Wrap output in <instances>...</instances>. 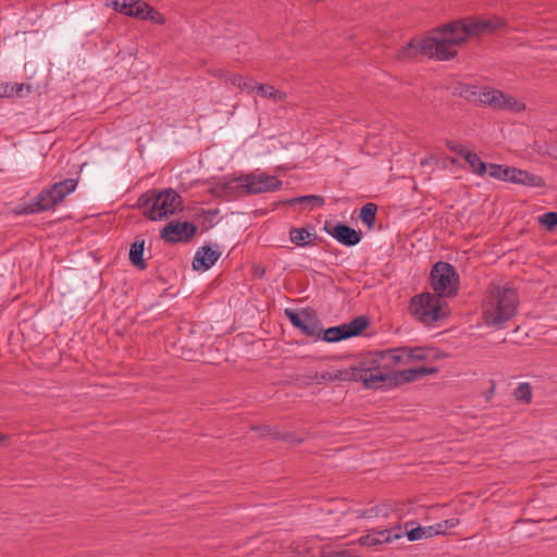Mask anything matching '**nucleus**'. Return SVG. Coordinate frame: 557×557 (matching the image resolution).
Instances as JSON below:
<instances>
[{"label":"nucleus","instance_id":"8fccbe9b","mask_svg":"<svg viewBox=\"0 0 557 557\" xmlns=\"http://www.w3.org/2000/svg\"><path fill=\"white\" fill-rule=\"evenodd\" d=\"M2 440H3V436L0 434V441H2Z\"/></svg>","mask_w":557,"mask_h":557},{"label":"nucleus","instance_id":"72a5a7b5","mask_svg":"<svg viewBox=\"0 0 557 557\" xmlns=\"http://www.w3.org/2000/svg\"><path fill=\"white\" fill-rule=\"evenodd\" d=\"M539 223L546 231H553L557 227V212L548 211L539 218Z\"/></svg>","mask_w":557,"mask_h":557},{"label":"nucleus","instance_id":"a878e982","mask_svg":"<svg viewBox=\"0 0 557 557\" xmlns=\"http://www.w3.org/2000/svg\"><path fill=\"white\" fill-rule=\"evenodd\" d=\"M377 205L367 202L360 208L359 219L369 228L372 230L376 222Z\"/></svg>","mask_w":557,"mask_h":557},{"label":"nucleus","instance_id":"a211bd4d","mask_svg":"<svg viewBox=\"0 0 557 557\" xmlns=\"http://www.w3.org/2000/svg\"><path fill=\"white\" fill-rule=\"evenodd\" d=\"M364 369L362 368L360 357L355 359L348 368L343 370H336L332 374H329V381H354L361 382L364 386Z\"/></svg>","mask_w":557,"mask_h":557},{"label":"nucleus","instance_id":"a19ab883","mask_svg":"<svg viewBox=\"0 0 557 557\" xmlns=\"http://www.w3.org/2000/svg\"><path fill=\"white\" fill-rule=\"evenodd\" d=\"M380 513H383L384 516H386L387 513L386 512H383L382 509L380 508V506H374V507H371L369 509H366L363 510L359 517L360 518H372V517H376L379 516Z\"/></svg>","mask_w":557,"mask_h":557},{"label":"nucleus","instance_id":"09e8293b","mask_svg":"<svg viewBox=\"0 0 557 557\" xmlns=\"http://www.w3.org/2000/svg\"><path fill=\"white\" fill-rule=\"evenodd\" d=\"M329 374H331L330 372H324L321 374L320 379L322 380H329Z\"/></svg>","mask_w":557,"mask_h":557},{"label":"nucleus","instance_id":"de8ad7c7","mask_svg":"<svg viewBox=\"0 0 557 557\" xmlns=\"http://www.w3.org/2000/svg\"><path fill=\"white\" fill-rule=\"evenodd\" d=\"M290 440H292V441H289L290 443H301L302 442L301 438H296L294 434H292Z\"/></svg>","mask_w":557,"mask_h":557},{"label":"nucleus","instance_id":"bb28decb","mask_svg":"<svg viewBox=\"0 0 557 557\" xmlns=\"http://www.w3.org/2000/svg\"><path fill=\"white\" fill-rule=\"evenodd\" d=\"M139 5L143 8V17L140 21H149L157 25H164L166 20L162 13H160L157 9L151 7L149 3L140 2Z\"/></svg>","mask_w":557,"mask_h":557},{"label":"nucleus","instance_id":"7ed1b4c3","mask_svg":"<svg viewBox=\"0 0 557 557\" xmlns=\"http://www.w3.org/2000/svg\"><path fill=\"white\" fill-rule=\"evenodd\" d=\"M519 305L518 293L509 286L490 284L483 299V319L487 326L503 329L513 318Z\"/></svg>","mask_w":557,"mask_h":557},{"label":"nucleus","instance_id":"a18cd8bd","mask_svg":"<svg viewBox=\"0 0 557 557\" xmlns=\"http://www.w3.org/2000/svg\"><path fill=\"white\" fill-rule=\"evenodd\" d=\"M321 557H360V556H351L348 554L347 550H341V552H330L329 554H325L324 552H322V556Z\"/></svg>","mask_w":557,"mask_h":557},{"label":"nucleus","instance_id":"58836bf2","mask_svg":"<svg viewBox=\"0 0 557 557\" xmlns=\"http://www.w3.org/2000/svg\"><path fill=\"white\" fill-rule=\"evenodd\" d=\"M446 147L455 152L456 154L462 157L465 159V156H467V153H470L471 150L467 149V147H465L463 145L461 144H457L456 141H453V140H447L446 141Z\"/></svg>","mask_w":557,"mask_h":557},{"label":"nucleus","instance_id":"0eeeda50","mask_svg":"<svg viewBox=\"0 0 557 557\" xmlns=\"http://www.w3.org/2000/svg\"><path fill=\"white\" fill-rule=\"evenodd\" d=\"M77 184V178H65L64 181L54 183L50 187L42 189L30 200L35 208L32 210L38 213L54 209L67 195L75 190Z\"/></svg>","mask_w":557,"mask_h":557},{"label":"nucleus","instance_id":"393cba45","mask_svg":"<svg viewBox=\"0 0 557 557\" xmlns=\"http://www.w3.org/2000/svg\"><path fill=\"white\" fill-rule=\"evenodd\" d=\"M455 96H459L470 102H481L482 99V90L478 89L474 86H470L467 84H459L454 88Z\"/></svg>","mask_w":557,"mask_h":557},{"label":"nucleus","instance_id":"f8f14e48","mask_svg":"<svg viewBox=\"0 0 557 557\" xmlns=\"http://www.w3.org/2000/svg\"><path fill=\"white\" fill-rule=\"evenodd\" d=\"M323 231L347 247L356 246L362 239V232L360 230H355L344 222L332 224L330 221H325Z\"/></svg>","mask_w":557,"mask_h":557},{"label":"nucleus","instance_id":"ddd939ff","mask_svg":"<svg viewBox=\"0 0 557 557\" xmlns=\"http://www.w3.org/2000/svg\"><path fill=\"white\" fill-rule=\"evenodd\" d=\"M244 178L245 174L233 178L224 177L223 181H219L213 184V186L210 188V193L215 197L224 199L247 195L245 187L246 182Z\"/></svg>","mask_w":557,"mask_h":557},{"label":"nucleus","instance_id":"39448f33","mask_svg":"<svg viewBox=\"0 0 557 557\" xmlns=\"http://www.w3.org/2000/svg\"><path fill=\"white\" fill-rule=\"evenodd\" d=\"M447 302L436 294L423 292L409 301L410 313L424 325H431L448 317Z\"/></svg>","mask_w":557,"mask_h":557},{"label":"nucleus","instance_id":"1a4fd4ad","mask_svg":"<svg viewBox=\"0 0 557 557\" xmlns=\"http://www.w3.org/2000/svg\"><path fill=\"white\" fill-rule=\"evenodd\" d=\"M441 40L435 34H431V30L426 36L418 38H411L406 46L401 47L398 51V59L411 60L417 57H428L429 59H437L438 47Z\"/></svg>","mask_w":557,"mask_h":557},{"label":"nucleus","instance_id":"f704fd0d","mask_svg":"<svg viewBox=\"0 0 557 557\" xmlns=\"http://www.w3.org/2000/svg\"><path fill=\"white\" fill-rule=\"evenodd\" d=\"M23 87L24 84L0 82V98L12 97L15 94L17 95L23 90Z\"/></svg>","mask_w":557,"mask_h":557},{"label":"nucleus","instance_id":"f03ea898","mask_svg":"<svg viewBox=\"0 0 557 557\" xmlns=\"http://www.w3.org/2000/svg\"><path fill=\"white\" fill-rule=\"evenodd\" d=\"M284 314L290 324L302 334L309 337H315L317 339L321 338L326 343H336L359 336L371 324L369 317L359 315L348 323L322 330L320 329L321 321L317 311L311 307L302 309L301 312L287 308L285 309Z\"/></svg>","mask_w":557,"mask_h":557},{"label":"nucleus","instance_id":"aec40b11","mask_svg":"<svg viewBox=\"0 0 557 557\" xmlns=\"http://www.w3.org/2000/svg\"><path fill=\"white\" fill-rule=\"evenodd\" d=\"M289 238L293 244L299 247L314 245L315 240H322L317 234L311 233L308 227H292Z\"/></svg>","mask_w":557,"mask_h":557},{"label":"nucleus","instance_id":"4468645a","mask_svg":"<svg viewBox=\"0 0 557 557\" xmlns=\"http://www.w3.org/2000/svg\"><path fill=\"white\" fill-rule=\"evenodd\" d=\"M482 104L488 106L493 109H511L520 110L524 107L515 97L507 96L498 89H484L482 90Z\"/></svg>","mask_w":557,"mask_h":557},{"label":"nucleus","instance_id":"dca6fc26","mask_svg":"<svg viewBox=\"0 0 557 557\" xmlns=\"http://www.w3.org/2000/svg\"><path fill=\"white\" fill-rule=\"evenodd\" d=\"M221 257V252L219 251L218 245H214V248L207 244L200 247L194 259H193V268L196 271H207L209 270Z\"/></svg>","mask_w":557,"mask_h":557},{"label":"nucleus","instance_id":"412c9836","mask_svg":"<svg viewBox=\"0 0 557 557\" xmlns=\"http://www.w3.org/2000/svg\"><path fill=\"white\" fill-rule=\"evenodd\" d=\"M408 361L436 360L440 358V351L433 347H406Z\"/></svg>","mask_w":557,"mask_h":557},{"label":"nucleus","instance_id":"9d476101","mask_svg":"<svg viewBox=\"0 0 557 557\" xmlns=\"http://www.w3.org/2000/svg\"><path fill=\"white\" fill-rule=\"evenodd\" d=\"M198 227L189 221L172 220L160 232V238L170 245L188 243L197 234Z\"/></svg>","mask_w":557,"mask_h":557},{"label":"nucleus","instance_id":"6ab92c4d","mask_svg":"<svg viewBox=\"0 0 557 557\" xmlns=\"http://www.w3.org/2000/svg\"><path fill=\"white\" fill-rule=\"evenodd\" d=\"M144 0H114L111 7L115 12L139 20L143 17V8L139 5Z\"/></svg>","mask_w":557,"mask_h":557},{"label":"nucleus","instance_id":"c03bdc74","mask_svg":"<svg viewBox=\"0 0 557 557\" xmlns=\"http://www.w3.org/2000/svg\"><path fill=\"white\" fill-rule=\"evenodd\" d=\"M251 430L257 431L261 437H267L272 434V428L269 425L252 426Z\"/></svg>","mask_w":557,"mask_h":557},{"label":"nucleus","instance_id":"5701e85b","mask_svg":"<svg viewBox=\"0 0 557 557\" xmlns=\"http://www.w3.org/2000/svg\"><path fill=\"white\" fill-rule=\"evenodd\" d=\"M144 251L145 240L136 238V240L131 245L129 248V261L135 268L139 270L147 269V262L144 259Z\"/></svg>","mask_w":557,"mask_h":557},{"label":"nucleus","instance_id":"2eb2a0df","mask_svg":"<svg viewBox=\"0 0 557 557\" xmlns=\"http://www.w3.org/2000/svg\"><path fill=\"white\" fill-rule=\"evenodd\" d=\"M404 537L403 527L397 524L389 529L373 530L371 533L359 539L361 545L375 546L384 543H392Z\"/></svg>","mask_w":557,"mask_h":557},{"label":"nucleus","instance_id":"20e7f679","mask_svg":"<svg viewBox=\"0 0 557 557\" xmlns=\"http://www.w3.org/2000/svg\"><path fill=\"white\" fill-rule=\"evenodd\" d=\"M362 368L364 369V388L380 389V388H394V380L389 381L387 377L398 375V371L394 369L393 361L386 350H371L360 356Z\"/></svg>","mask_w":557,"mask_h":557},{"label":"nucleus","instance_id":"4be33fe9","mask_svg":"<svg viewBox=\"0 0 557 557\" xmlns=\"http://www.w3.org/2000/svg\"><path fill=\"white\" fill-rule=\"evenodd\" d=\"M511 177H513V184H521L529 187L545 186V182L541 176L517 168Z\"/></svg>","mask_w":557,"mask_h":557},{"label":"nucleus","instance_id":"c756f323","mask_svg":"<svg viewBox=\"0 0 557 557\" xmlns=\"http://www.w3.org/2000/svg\"><path fill=\"white\" fill-rule=\"evenodd\" d=\"M255 88H257L258 94L260 96L275 101H284L287 97L284 91L277 90L273 86L268 84H260L255 86Z\"/></svg>","mask_w":557,"mask_h":557},{"label":"nucleus","instance_id":"b1692460","mask_svg":"<svg viewBox=\"0 0 557 557\" xmlns=\"http://www.w3.org/2000/svg\"><path fill=\"white\" fill-rule=\"evenodd\" d=\"M515 166L490 163L487 174L496 180L513 183Z\"/></svg>","mask_w":557,"mask_h":557},{"label":"nucleus","instance_id":"ea45409f","mask_svg":"<svg viewBox=\"0 0 557 557\" xmlns=\"http://www.w3.org/2000/svg\"><path fill=\"white\" fill-rule=\"evenodd\" d=\"M138 207L139 208H150V206L153 203V189L150 190V193L143 194L138 198Z\"/></svg>","mask_w":557,"mask_h":557},{"label":"nucleus","instance_id":"79ce46f5","mask_svg":"<svg viewBox=\"0 0 557 557\" xmlns=\"http://www.w3.org/2000/svg\"><path fill=\"white\" fill-rule=\"evenodd\" d=\"M32 209H35L33 207V203L32 201H29L28 203H22L20 206H17L14 210V212L16 214H33V213H36V211H33Z\"/></svg>","mask_w":557,"mask_h":557},{"label":"nucleus","instance_id":"6e6552de","mask_svg":"<svg viewBox=\"0 0 557 557\" xmlns=\"http://www.w3.org/2000/svg\"><path fill=\"white\" fill-rule=\"evenodd\" d=\"M182 205L183 198L176 190L172 188L153 189V203L145 211V215L151 221L163 220L174 214Z\"/></svg>","mask_w":557,"mask_h":557},{"label":"nucleus","instance_id":"f3484780","mask_svg":"<svg viewBox=\"0 0 557 557\" xmlns=\"http://www.w3.org/2000/svg\"><path fill=\"white\" fill-rule=\"evenodd\" d=\"M438 372L436 367H418L398 371V375L387 377V380H394V385H403L405 383H411L418 381L426 375L435 374Z\"/></svg>","mask_w":557,"mask_h":557},{"label":"nucleus","instance_id":"f257e3e1","mask_svg":"<svg viewBox=\"0 0 557 557\" xmlns=\"http://www.w3.org/2000/svg\"><path fill=\"white\" fill-rule=\"evenodd\" d=\"M505 26L506 21L499 16L490 18L467 16L434 27L431 29V34H435L441 40L437 60H453L458 54L456 46H462L471 38L494 34Z\"/></svg>","mask_w":557,"mask_h":557},{"label":"nucleus","instance_id":"cd10ccee","mask_svg":"<svg viewBox=\"0 0 557 557\" xmlns=\"http://www.w3.org/2000/svg\"><path fill=\"white\" fill-rule=\"evenodd\" d=\"M222 76L225 77L226 82H228L233 86H236L240 90L252 91L255 89L253 81L251 78L246 79L240 74H235V73H230V72L224 73Z\"/></svg>","mask_w":557,"mask_h":557},{"label":"nucleus","instance_id":"4c0bfd02","mask_svg":"<svg viewBox=\"0 0 557 557\" xmlns=\"http://www.w3.org/2000/svg\"><path fill=\"white\" fill-rule=\"evenodd\" d=\"M388 355L392 358L394 369L403 362L404 356L407 355L406 347H397L388 349Z\"/></svg>","mask_w":557,"mask_h":557},{"label":"nucleus","instance_id":"37998d69","mask_svg":"<svg viewBox=\"0 0 557 557\" xmlns=\"http://www.w3.org/2000/svg\"><path fill=\"white\" fill-rule=\"evenodd\" d=\"M271 437L275 440H282V441H292V433L289 432H281L277 428H272V434H270Z\"/></svg>","mask_w":557,"mask_h":557},{"label":"nucleus","instance_id":"49530a36","mask_svg":"<svg viewBox=\"0 0 557 557\" xmlns=\"http://www.w3.org/2000/svg\"><path fill=\"white\" fill-rule=\"evenodd\" d=\"M435 525H430V527H425L424 528V531H425V534H423V537H432L434 535H437L436 533H434L435 531Z\"/></svg>","mask_w":557,"mask_h":557},{"label":"nucleus","instance_id":"9b49d317","mask_svg":"<svg viewBox=\"0 0 557 557\" xmlns=\"http://www.w3.org/2000/svg\"><path fill=\"white\" fill-rule=\"evenodd\" d=\"M244 181L246 182V194L247 195H257L268 191L278 190L283 183L276 176L268 175L265 173L261 174H245Z\"/></svg>","mask_w":557,"mask_h":557},{"label":"nucleus","instance_id":"c9c22d12","mask_svg":"<svg viewBox=\"0 0 557 557\" xmlns=\"http://www.w3.org/2000/svg\"><path fill=\"white\" fill-rule=\"evenodd\" d=\"M219 210L218 209H210L205 210L200 209V212L197 214V216L202 218L201 224L203 225V230L208 231L213 226V220L218 215Z\"/></svg>","mask_w":557,"mask_h":557},{"label":"nucleus","instance_id":"7c9ffc66","mask_svg":"<svg viewBox=\"0 0 557 557\" xmlns=\"http://www.w3.org/2000/svg\"><path fill=\"white\" fill-rule=\"evenodd\" d=\"M286 203L289 205V206H293L295 203H306V205H309L311 207L321 208V207L324 206L325 201H324V198L322 196H319V195H306V196H300V197L292 198V199L287 200Z\"/></svg>","mask_w":557,"mask_h":557},{"label":"nucleus","instance_id":"423d86ee","mask_svg":"<svg viewBox=\"0 0 557 557\" xmlns=\"http://www.w3.org/2000/svg\"><path fill=\"white\" fill-rule=\"evenodd\" d=\"M430 284L434 294L440 297H455L459 290V275L456 268L448 262H436L430 272Z\"/></svg>","mask_w":557,"mask_h":557},{"label":"nucleus","instance_id":"e433bc0d","mask_svg":"<svg viewBox=\"0 0 557 557\" xmlns=\"http://www.w3.org/2000/svg\"><path fill=\"white\" fill-rule=\"evenodd\" d=\"M458 524H459V519L458 518H450V519L441 521V522L435 524L436 528H435L434 533L440 534V535H446V530L447 529L455 528Z\"/></svg>","mask_w":557,"mask_h":557},{"label":"nucleus","instance_id":"2f4dec72","mask_svg":"<svg viewBox=\"0 0 557 557\" xmlns=\"http://www.w3.org/2000/svg\"><path fill=\"white\" fill-rule=\"evenodd\" d=\"M404 536L406 535L407 539L411 542L418 541L423 537V534H425L424 527H421L416 521H408L405 524Z\"/></svg>","mask_w":557,"mask_h":557},{"label":"nucleus","instance_id":"473e14b6","mask_svg":"<svg viewBox=\"0 0 557 557\" xmlns=\"http://www.w3.org/2000/svg\"><path fill=\"white\" fill-rule=\"evenodd\" d=\"M512 395L516 400L529 404L532 399V387L529 383H520Z\"/></svg>","mask_w":557,"mask_h":557},{"label":"nucleus","instance_id":"c85d7f7f","mask_svg":"<svg viewBox=\"0 0 557 557\" xmlns=\"http://www.w3.org/2000/svg\"><path fill=\"white\" fill-rule=\"evenodd\" d=\"M466 162L470 165L471 171L480 176H483L488 171V164L481 160V158L474 152L471 151L465 156Z\"/></svg>","mask_w":557,"mask_h":557}]
</instances>
